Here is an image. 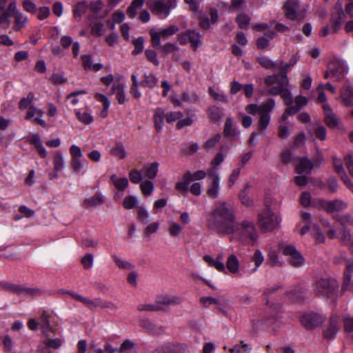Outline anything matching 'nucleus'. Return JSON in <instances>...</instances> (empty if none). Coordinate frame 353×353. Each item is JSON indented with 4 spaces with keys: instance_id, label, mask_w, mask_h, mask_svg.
<instances>
[{
    "instance_id": "nucleus-31",
    "label": "nucleus",
    "mask_w": 353,
    "mask_h": 353,
    "mask_svg": "<svg viewBox=\"0 0 353 353\" xmlns=\"http://www.w3.org/2000/svg\"><path fill=\"white\" fill-rule=\"evenodd\" d=\"M225 269L234 274L239 272L240 263L237 256L234 254H230L226 261Z\"/></svg>"
},
{
    "instance_id": "nucleus-2",
    "label": "nucleus",
    "mask_w": 353,
    "mask_h": 353,
    "mask_svg": "<svg viewBox=\"0 0 353 353\" xmlns=\"http://www.w3.org/2000/svg\"><path fill=\"white\" fill-rule=\"evenodd\" d=\"M228 235L230 241H236L243 245H253L258 240L256 228L253 222L248 220L240 223L236 221L233 232Z\"/></svg>"
},
{
    "instance_id": "nucleus-11",
    "label": "nucleus",
    "mask_w": 353,
    "mask_h": 353,
    "mask_svg": "<svg viewBox=\"0 0 353 353\" xmlns=\"http://www.w3.org/2000/svg\"><path fill=\"white\" fill-rule=\"evenodd\" d=\"M207 176H208V170L207 172L203 170H196L194 172H187L183 176V180L176 183V189L179 191L186 192L190 182L203 180Z\"/></svg>"
},
{
    "instance_id": "nucleus-13",
    "label": "nucleus",
    "mask_w": 353,
    "mask_h": 353,
    "mask_svg": "<svg viewBox=\"0 0 353 353\" xmlns=\"http://www.w3.org/2000/svg\"><path fill=\"white\" fill-rule=\"evenodd\" d=\"M177 41L181 45H185L188 43L196 50L202 43L200 33L194 30H188L177 35Z\"/></svg>"
},
{
    "instance_id": "nucleus-54",
    "label": "nucleus",
    "mask_w": 353,
    "mask_h": 353,
    "mask_svg": "<svg viewBox=\"0 0 353 353\" xmlns=\"http://www.w3.org/2000/svg\"><path fill=\"white\" fill-rule=\"evenodd\" d=\"M312 236L315 239L316 243H324L325 241V237L322 232L321 228L316 225H314L312 226Z\"/></svg>"
},
{
    "instance_id": "nucleus-28",
    "label": "nucleus",
    "mask_w": 353,
    "mask_h": 353,
    "mask_svg": "<svg viewBox=\"0 0 353 353\" xmlns=\"http://www.w3.org/2000/svg\"><path fill=\"white\" fill-rule=\"evenodd\" d=\"M298 8L299 3L297 1H287L283 6L285 17L290 20H295L297 18L296 10Z\"/></svg>"
},
{
    "instance_id": "nucleus-55",
    "label": "nucleus",
    "mask_w": 353,
    "mask_h": 353,
    "mask_svg": "<svg viewBox=\"0 0 353 353\" xmlns=\"http://www.w3.org/2000/svg\"><path fill=\"white\" fill-rule=\"evenodd\" d=\"M243 169L242 165H237L235 166V168L233 169L232 172L230 174L229 179H228V185L230 187H232L236 181L238 179L241 170Z\"/></svg>"
},
{
    "instance_id": "nucleus-34",
    "label": "nucleus",
    "mask_w": 353,
    "mask_h": 353,
    "mask_svg": "<svg viewBox=\"0 0 353 353\" xmlns=\"http://www.w3.org/2000/svg\"><path fill=\"white\" fill-rule=\"evenodd\" d=\"M12 16L14 18L15 24L14 25L13 28L16 31H19L23 27L25 26L28 18L26 15H25L23 12L18 10L16 8V11H14L12 13Z\"/></svg>"
},
{
    "instance_id": "nucleus-61",
    "label": "nucleus",
    "mask_w": 353,
    "mask_h": 353,
    "mask_svg": "<svg viewBox=\"0 0 353 353\" xmlns=\"http://www.w3.org/2000/svg\"><path fill=\"white\" fill-rule=\"evenodd\" d=\"M134 46V49L132 51L134 55L139 54L142 52L143 50L144 39L142 37H139L132 41Z\"/></svg>"
},
{
    "instance_id": "nucleus-8",
    "label": "nucleus",
    "mask_w": 353,
    "mask_h": 353,
    "mask_svg": "<svg viewBox=\"0 0 353 353\" xmlns=\"http://www.w3.org/2000/svg\"><path fill=\"white\" fill-rule=\"evenodd\" d=\"M148 5L153 14L163 19L166 18L170 10L176 7L172 0H150Z\"/></svg>"
},
{
    "instance_id": "nucleus-58",
    "label": "nucleus",
    "mask_w": 353,
    "mask_h": 353,
    "mask_svg": "<svg viewBox=\"0 0 353 353\" xmlns=\"http://www.w3.org/2000/svg\"><path fill=\"white\" fill-rule=\"evenodd\" d=\"M140 188L144 195H151L154 191V184L151 181H144L141 183Z\"/></svg>"
},
{
    "instance_id": "nucleus-63",
    "label": "nucleus",
    "mask_w": 353,
    "mask_h": 353,
    "mask_svg": "<svg viewBox=\"0 0 353 353\" xmlns=\"http://www.w3.org/2000/svg\"><path fill=\"white\" fill-rule=\"evenodd\" d=\"M129 178L132 183L138 184L141 181L143 175L141 171L133 169L129 172Z\"/></svg>"
},
{
    "instance_id": "nucleus-4",
    "label": "nucleus",
    "mask_w": 353,
    "mask_h": 353,
    "mask_svg": "<svg viewBox=\"0 0 353 353\" xmlns=\"http://www.w3.org/2000/svg\"><path fill=\"white\" fill-rule=\"evenodd\" d=\"M339 290V284L335 279L329 278L317 279L312 284L314 293L319 297L334 299Z\"/></svg>"
},
{
    "instance_id": "nucleus-7",
    "label": "nucleus",
    "mask_w": 353,
    "mask_h": 353,
    "mask_svg": "<svg viewBox=\"0 0 353 353\" xmlns=\"http://www.w3.org/2000/svg\"><path fill=\"white\" fill-rule=\"evenodd\" d=\"M64 293L70 295V297L72 298L73 299L82 303L90 310H94L97 307H106L110 308L111 310H115L117 308L113 303L105 301L100 298H97L94 300H91L85 296H83L82 295L74 292L65 291Z\"/></svg>"
},
{
    "instance_id": "nucleus-59",
    "label": "nucleus",
    "mask_w": 353,
    "mask_h": 353,
    "mask_svg": "<svg viewBox=\"0 0 353 353\" xmlns=\"http://www.w3.org/2000/svg\"><path fill=\"white\" fill-rule=\"evenodd\" d=\"M112 154L121 159H125L127 155L124 146L119 143H117L114 148L112 149Z\"/></svg>"
},
{
    "instance_id": "nucleus-27",
    "label": "nucleus",
    "mask_w": 353,
    "mask_h": 353,
    "mask_svg": "<svg viewBox=\"0 0 353 353\" xmlns=\"http://www.w3.org/2000/svg\"><path fill=\"white\" fill-rule=\"evenodd\" d=\"M187 348L184 345H165L157 348L153 353H186Z\"/></svg>"
},
{
    "instance_id": "nucleus-18",
    "label": "nucleus",
    "mask_w": 353,
    "mask_h": 353,
    "mask_svg": "<svg viewBox=\"0 0 353 353\" xmlns=\"http://www.w3.org/2000/svg\"><path fill=\"white\" fill-rule=\"evenodd\" d=\"M343 15V4L338 1L332 10L330 19L331 28L334 32H336L341 28Z\"/></svg>"
},
{
    "instance_id": "nucleus-35",
    "label": "nucleus",
    "mask_w": 353,
    "mask_h": 353,
    "mask_svg": "<svg viewBox=\"0 0 353 353\" xmlns=\"http://www.w3.org/2000/svg\"><path fill=\"white\" fill-rule=\"evenodd\" d=\"M203 259L208 266L214 268L220 272H225V265L223 262L219 261L216 258H213L210 255H204Z\"/></svg>"
},
{
    "instance_id": "nucleus-10",
    "label": "nucleus",
    "mask_w": 353,
    "mask_h": 353,
    "mask_svg": "<svg viewBox=\"0 0 353 353\" xmlns=\"http://www.w3.org/2000/svg\"><path fill=\"white\" fill-rule=\"evenodd\" d=\"M275 101L273 99H269L261 104L259 113V129L265 131L269 125L271 116L270 112L275 107Z\"/></svg>"
},
{
    "instance_id": "nucleus-47",
    "label": "nucleus",
    "mask_w": 353,
    "mask_h": 353,
    "mask_svg": "<svg viewBox=\"0 0 353 353\" xmlns=\"http://www.w3.org/2000/svg\"><path fill=\"white\" fill-rule=\"evenodd\" d=\"M221 139V134H216L213 137L209 138L207 141L204 143L203 148L207 151L214 150L216 145L219 143Z\"/></svg>"
},
{
    "instance_id": "nucleus-41",
    "label": "nucleus",
    "mask_w": 353,
    "mask_h": 353,
    "mask_svg": "<svg viewBox=\"0 0 353 353\" xmlns=\"http://www.w3.org/2000/svg\"><path fill=\"white\" fill-rule=\"evenodd\" d=\"M110 181L119 191L125 190L129 185L128 180L126 177H119L116 174H112L110 176Z\"/></svg>"
},
{
    "instance_id": "nucleus-29",
    "label": "nucleus",
    "mask_w": 353,
    "mask_h": 353,
    "mask_svg": "<svg viewBox=\"0 0 353 353\" xmlns=\"http://www.w3.org/2000/svg\"><path fill=\"white\" fill-rule=\"evenodd\" d=\"M14 11H16V3L12 1L8 4L7 9L2 11L3 13L0 14V26L1 27L7 28L9 26V19L12 16Z\"/></svg>"
},
{
    "instance_id": "nucleus-37",
    "label": "nucleus",
    "mask_w": 353,
    "mask_h": 353,
    "mask_svg": "<svg viewBox=\"0 0 353 353\" xmlns=\"http://www.w3.org/2000/svg\"><path fill=\"white\" fill-rule=\"evenodd\" d=\"M112 93L116 95V99L119 104H123L127 101L124 85L121 83H115L112 87Z\"/></svg>"
},
{
    "instance_id": "nucleus-43",
    "label": "nucleus",
    "mask_w": 353,
    "mask_h": 353,
    "mask_svg": "<svg viewBox=\"0 0 353 353\" xmlns=\"http://www.w3.org/2000/svg\"><path fill=\"white\" fill-rule=\"evenodd\" d=\"M145 0H133L130 6L127 9L128 16L133 19L137 14V10L141 8Z\"/></svg>"
},
{
    "instance_id": "nucleus-21",
    "label": "nucleus",
    "mask_w": 353,
    "mask_h": 353,
    "mask_svg": "<svg viewBox=\"0 0 353 353\" xmlns=\"http://www.w3.org/2000/svg\"><path fill=\"white\" fill-rule=\"evenodd\" d=\"M340 328V320L337 316H332L329 321V325L323 330V336L327 340L333 339L336 337Z\"/></svg>"
},
{
    "instance_id": "nucleus-44",
    "label": "nucleus",
    "mask_w": 353,
    "mask_h": 353,
    "mask_svg": "<svg viewBox=\"0 0 353 353\" xmlns=\"http://www.w3.org/2000/svg\"><path fill=\"white\" fill-rule=\"evenodd\" d=\"M342 243L353 252V233L347 228H343L341 236Z\"/></svg>"
},
{
    "instance_id": "nucleus-19",
    "label": "nucleus",
    "mask_w": 353,
    "mask_h": 353,
    "mask_svg": "<svg viewBox=\"0 0 353 353\" xmlns=\"http://www.w3.org/2000/svg\"><path fill=\"white\" fill-rule=\"evenodd\" d=\"M43 114L44 112L41 109L35 106H30L26 114L25 119L32 123L39 124L41 126L46 128V123L42 119Z\"/></svg>"
},
{
    "instance_id": "nucleus-26",
    "label": "nucleus",
    "mask_w": 353,
    "mask_h": 353,
    "mask_svg": "<svg viewBox=\"0 0 353 353\" xmlns=\"http://www.w3.org/2000/svg\"><path fill=\"white\" fill-rule=\"evenodd\" d=\"M183 226L172 219H168L166 225V230L172 238H179L183 232Z\"/></svg>"
},
{
    "instance_id": "nucleus-15",
    "label": "nucleus",
    "mask_w": 353,
    "mask_h": 353,
    "mask_svg": "<svg viewBox=\"0 0 353 353\" xmlns=\"http://www.w3.org/2000/svg\"><path fill=\"white\" fill-rule=\"evenodd\" d=\"M209 187L207 194L209 197L216 199L219 195L221 178L219 174L216 172L215 168L208 170Z\"/></svg>"
},
{
    "instance_id": "nucleus-24",
    "label": "nucleus",
    "mask_w": 353,
    "mask_h": 353,
    "mask_svg": "<svg viewBox=\"0 0 353 353\" xmlns=\"http://www.w3.org/2000/svg\"><path fill=\"white\" fill-rule=\"evenodd\" d=\"M104 202V196L101 192H97L93 196L84 199L83 207L85 208H94L103 205Z\"/></svg>"
},
{
    "instance_id": "nucleus-16",
    "label": "nucleus",
    "mask_w": 353,
    "mask_h": 353,
    "mask_svg": "<svg viewBox=\"0 0 353 353\" xmlns=\"http://www.w3.org/2000/svg\"><path fill=\"white\" fill-rule=\"evenodd\" d=\"M4 288L8 291L20 296H31L41 294L39 289L28 288L21 285L6 283Z\"/></svg>"
},
{
    "instance_id": "nucleus-49",
    "label": "nucleus",
    "mask_w": 353,
    "mask_h": 353,
    "mask_svg": "<svg viewBox=\"0 0 353 353\" xmlns=\"http://www.w3.org/2000/svg\"><path fill=\"white\" fill-rule=\"evenodd\" d=\"M87 163V160L83 158V157L77 159H71L70 161L72 169L74 172H80Z\"/></svg>"
},
{
    "instance_id": "nucleus-14",
    "label": "nucleus",
    "mask_w": 353,
    "mask_h": 353,
    "mask_svg": "<svg viewBox=\"0 0 353 353\" xmlns=\"http://www.w3.org/2000/svg\"><path fill=\"white\" fill-rule=\"evenodd\" d=\"M281 252L287 256H289V262L294 267H301L303 265L305 259L301 254L292 245H285L279 248Z\"/></svg>"
},
{
    "instance_id": "nucleus-48",
    "label": "nucleus",
    "mask_w": 353,
    "mask_h": 353,
    "mask_svg": "<svg viewBox=\"0 0 353 353\" xmlns=\"http://www.w3.org/2000/svg\"><path fill=\"white\" fill-rule=\"evenodd\" d=\"M251 260L254 263V268L252 270V272H254L258 270L264 261V256L261 250H256L251 257Z\"/></svg>"
},
{
    "instance_id": "nucleus-64",
    "label": "nucleus",
    "mask_w": 353,
    "mask_h": 353,
    "mask_svg": "<svg viewBox=\"0 0 353 353\" xmlns=\"http://www.w3.org/2000/svg\"><path fill=\"white\" fill-rule=\"evenodd\" d=\"M43 343L49 347L58 349L61 346L62 341L59 338L50 339L46 337V339L43 341Z\"/></svg>"
},
{
    "instance_id": "nucleus-51",
    "label": "nucleus",
    "mask_w": 353,
    "mask_h": 353,
    "mask_svg": "<svg viewBox=\"0 0 353 353\" xmlns=\"http://www.w3.org/2000/svg\"><path fill=\"white\" fill-rule=\"evenodd\" d=\"M76 117L83 123L88 125L93 121V117L90 112H81L79 110L75 112Z\"/></svg>"
},
{
    "instance_id": "nucleus-25",
    "label": "nucleus",
    "mask_w": 353,
    "mask_h": 353,
    "mask_svg": "<svg viewBox=\"0 0 353 353\" xmlns=\"http://www.w3.org/2000/svg\"><path fill=\"white\" fill-rule=\"evenodd\" d=\"M323 109L326 124L331 128H336L339 124L338 118L333 112L330 106L327 104H323Z\"/></svg>"
},
{
    "instance_id": "nucleus-40",
    "label": "nucleus",
    "mask_w": 353,
    "mask_h": 353,
    "mask_svg": "<svg viewBox=\"0 0 353 353\" xmlns=\"http://www.w3.org/2000/svg\"><path fill=\"white\" fill-rule=\"evenodd\" d=\"M54 170L57 172H60L65 169V162L63 155L60 151H56L53 157Z\"/></svg>"
},
{
    "instance_id": "nucleus-57",
    "label": "nucleus",
    "mask_w": 353,
    "mask_h": 353,
    "mask_svg": "<svg viewBox=\"0 0 353 353\" xmlns=\"http://www.w3.org/2000/svg\"><path fill=\"white\" fill-rule=\"evenodd\" d=\"M250 186L247 184L244 188L240 193H239V199L242 203L245 206H251L253 204L252 200L249 197L248 193H247V189L249 188Z\"/></svg>"
},
{
    "instance_id": "nucleus-12",
    "label": "nucleus",
    "mask_w": 353,
    "mask_h": 353,
    "mask_svg": "<svg viewBox=\"0 0 353 353\" xmlns=\"http://www.w3.org/2000/svg\"><path fill=\"white\" fill-rule=\"evenodd\" d=\"M179 31V28L176 26L172 25L169 27L160 30L159 31L155 29H151L150 30V36L151 39V43L154 48H160L161 39H167L169 37Z\"/></svg>"
},
{
    "instance_id": "nucleus-30",
    "label": "nucleus",
    "mask_w": 353,
    "mask_h": 353,
    "mask_svg": "<svg viewBox=\"0 0 353 353\" xmlns=\"http://www.w3.org/2000/svg\"><path fill=\"white\" fill-rule=\"evenodd\" d=\"M224 134L225 137L230 138L232 141L238 139L240 137V132L237 131L233 128L232 119L228 117L225 123Z\"/></svg>"
},
{
    "instance_id": "nucleus-3",
    "label": "nucleus",
    "mask_w": 353,
    "mask_h": 353,
    "mask_svg": "<svg viewBox=\"0 0 353 353\" xmlns=\"http://www.w3.org/2000/svg\"><path fill=\"white\" fill-rule=\"evenodd\" d=\"M268 93L270 95H280L285 104L288 107L292 104L293 98L290 91L287 88L289 83L288 77L284 74L279 78L276 75L267 76L264 79Z\"/></svg>"
},
{
    "instance_id": "nucleus-9",
    "label": "nucleus",
    "mask_w": 353,
    "mask_h": 353,
    "mask_svg": "<svg viewBox=\"0 0 353 353\" xmlns=\"http://www.w3.org/2000/svg\"><path fill=\"white\" fill-rule=\"evenodd\" d=\"M182 113L180 112H165L162 108L156 110L154 114V126L157 131L162 129L164 119L168 123H172L182 117Z\"/></svg>"
},
{
    "instance_id": "nucleus-5",
    "label": "nucleus",
    "mask_w": 353,
    "mask_h": 353,
    "mask_svg": "<svg viewBox=\"0 0 353 353\" xmlns=\"http://www.w3.org/2000/svg\"><path fill=\"white\" fill-rule=\"evenodd\" d=\"M281 221V217L268 207L259 214L258 224L263 232H267L276 228Z\"/></svg>"
},
{
    "instance_id": "nucleus-62",
    "label": "nucleus",
    "mask_w": 353,
    "mask_h": 353,
    "mask_svg": "<svg viewBox=\"0 0 353 353\" xmlns=\"http://www.w3.org/2000/svg\"><path fill=\"white\" fill-rule=\"evenodd\" d=\"M113 23L110 26L111 29L114 28V23H120L125 19V14L121 10L114 11L112 16Z\"/></svg>"
},
{
    "instance_id": "nucleus-50",
    "label": "nucleus",
    "mask_w": 353,
    "mask_h": 353,
    "mask_svg": "<svg viewBox=\"0 0 353 353\" xmlns=\"http://www.w3.org/2000/svg\"><path fill=\"white\" fill-rule=\"evenodd\" d=\"M88 9V5L85 2L78 3L73 10L74 17L77 21H79L81 16Z\"/></svg>"
},
{
    "instance_id": "nucleus-52",
    "label": "nucleus",
    "mask_w": 353,
    "mask_h": 353,
    "mask_svg": "<svg viewBox=\"0 0 353 353\" xmlns=\"http://www.w3.org/2000/svg\"><path fill=\"white\" fill-rule=\"evenodd\" d=\"M158 82L157 78H156L152 74H145L144 79L141 81V85L143 87L153 88Z\"/></svg>"
},
{
    "instance_id": "nucleus-53",
    "label": "nucleus",
    "mask_w": 353,
    "mask_h": 353,
    "mask_svg": "<svg viewBox=\"0 0 353 353\" xmlns=\"http://www.w3.org/2000/svg\"><path fill=\"white\" fill-rule=\"evenodd\" d=\"M34 99V94L32 92L28 93L26 97H23L20 100L19 103V108L20 110H25L28 108H30V106H33L32 103Z\"/></svg>"
},
{
    "instance_id": "nucleus-22",
    "label": "nucleus",
    "mask_w": 353,
    "mask_h": 353,
    "mask_svg": "<svg viewBox=\"0 0 353 353\" xmlns=\"http://www.w3.org/2000/svg\"><path fill=\"white\" fill-rule=\"evenodd\" d=\"M210 19L206 15H201L199 17V26L203 29L208 30L210 28V27L217 21L219 15L216 9L210 8Z\"/></svg>"
},
{
    "instance_id": "nucleus-1",
    "label": "nucleus",
    "mask_w": 353,
    "mask_h": 353,
    "mask_svg": "<svg viewBox=\"0 0 353 353\" xmlns=\"http://www.w3.org/2000/svg\"><path fill=\"white\" fill-rule=\"evenodd\" d=\"M236 221L232 206L225 201L217 203L208 219L210 229L222 235H227L233 232Z\"/></svg>"
},
{
    "instance_id": "nucleus-36",
    "label": "nucleus",
    "mask_w": 353,
    "mask_h": 353,
    "mask_svg": "<svg viewBox=\"0 0 353 353\" xmlns=\"http://www.w3.org/2000/svg\"><path fill=\"white\" fill-rule=\"evenodd\" d=\"M341 95L345 106H353V91L349 84H347L345 88L341 89Z\"/></svg>"
},
{
    "instance_id": "nucleus-17",
    "label": "nucleus",
    "mask_w": 353,
    "mask_h": 353,
    "mask_svg": "<svg viewBox=\"0 0 353 353\" xmlns=\"http://www.w3.org/2000/svg\"><path fill=\"white\" fill-rule=\"evenodd\" d=\"M183 302V299L175 295L162 294L156 298V303L159 310L167 309L170 305H179Z\"/></svg>"
},
{
    "instance_id": "nucleus-32",
    "label": "nucleus",
    "mask_w": 353,
    "mask_h": 353,
    "mask_svg": "<svg viewBox=\"0 0 353 353\" xmlns=\"http://www.w3.org/2000/svg\"><path fill=\"white\" fill-rule=\"evenodd\" d=\"M313 163L307 158H302L296 167V171L299 174H309L313 169Z\"/></svg>"
},
{
    "instance_id": "nucleus-6",
    "label": "nucleus",
    "mask_w": 353,
    "mask_h": 353,
    "mask_svg": "<svg viewBox=\"0 0 353 353\" xmlns=\"http://www.w3.org/2000/svg\"><path fill=\"white\" fill-rule=\"evenodd\" d=\"M347 63L342 60L334 59L327 65V70L325 72V79H334L341 81L344 79L348 72Z\"/></svg>"
},
{
    "instance_id": "nucleus-23",
    "label": "nucleus",
    "mask_w": 353,
    "mask_h": 353,
    "mask_svg": "<svg viewBox=\"0 0 353 353\" xmlns=\"http://www.w3.org/2000/svg\"><path fill=\"white\" fill-rule=\"evenodd\" d=\"M312 224V216L311 214L305 211H301V219L299 223L297 224L298 228H301L300 229V234L301 236L305 235L310 229Z\"/></svg>"
},
{
    "instance_id": "nucleus-42",
    "label": "nucleus",
    "mask_w": 353,
    "mask_h": 353,
    "mask_svg": "<svg viewBox=\"0 0 353 353\" xmlns=\"http://www.w3.org/2000/svg\"><path fill=\"white\" fill-rule=\"evenodd\" d=\"M347 271L344 273V281L342 285V291L345 292L347 290L350 281L352 280L351 272H353V261L348 260L346 262Z\"/></svg>"
},
{
    "instance_id": "nucleus-20",
    "label": "nucleus",
    "mask_w": 353,
    "mask_h": 353,
    "mask_svg": "<svg viewBox=\"0 0 353 353\" xmlns=\"http://www.w3.org/2000/svg\"><path fill=\"white\" fill-rule=\"evenodd\" d=\"M300 321L306 329H313L323 323V319L317 314L307 313L300 317Z\"/></svg>"
},
{
    "instance_id": "nucleus-60",
    "label": "nucleus",
    "mask_w": 353,
    "mask_h": 353,
    "mask_svg": "<svg viewBox=\"0 0 353 353\" xmlns=\"http://www.w3.org/2000/svg\"><path fill=\"white\" fill-rule=\"evenodd\" d=\"M134 347V343L129 339H125L118 349V353H128L133 351Z\"/></svg>"
},
{
    "instance_id": "nucleus-33",
    "label": "nucleus",
    "mask_w": 353,
    "mask_h": 353,
    "mask_svg": "<svg viewBox=\"0 0 353 353\" xmlns=\"http://www.w3.org/2000/svg\"><path fill=\"white\" fill-rule=\"evenodd\" d=\"M159 166V164L157 162L145 165L142 170L143 176L149 179H154L158 173Z\"/></svg>"
},
{
    "instance_id": "nucleus-45",
    "label": "nucleus",
    "mask_w": 353,
    "mask_h": 353,
    "mask_svg": "<svg viewBox=\"0 0 353 353\" xmlns=\"http://www.w3.org/2000/svg\"><path fill=\"white\" fill-rule=\"evenodd\" d=\"M334 163L336 172L340 176L341 180L343 181L345 185H347L350 182H351V180L348 178L347 175L346 174L345 170L343 167V165L340 163L339 160H336L335 159H334Z\"/></svg>"
},
{
    "instance_id": "nucleus-56",
    "label": "nucleus",
    "mask_w": 353,
    "mask_h": 353,
    "mask_svg": "<svg viewBox=\"0 0 353 353\" xmlns=\"http://www.w3.org/2000/svg\"><path fill=\"white\" fill-rule=\"evenodd\" d=\"M251 347L241 341V345H236L230 349L231 353H250Z\"/></svg>"
},
{
    "instance_id": "nucleus-46",
    "label": "nucleus",
    "mask_w": 353,
    "mask_h": 353,
    "mask_svg": "<svg viewBox=\"0 0 353 353\" xmlns=\"http://www.w3.org/2000/svg\"><path fill=\"white\" fill-rule=\"evenodd\" d=\"M90 33L94 37H101L105 33V27L102 22L95 21L90 25Z\"/></svg>"
},
{
    "instance_id": "nucleus-38",
    "label": "nucleus",
    "mask_w": 353,
    "mask_h": 353,
    "mask_svg": "<svg viewBox=\"0 0 353 353\" xmlns=\"http://www.w3.org/2000/svg\"><path fill=\"white\" fill-rule=\"evenodd\" d=\"M82 64L85 70L99 71L103 68L101 63L93 64L92 62V57L89 54H84L81 56Z\"/></svg>"
},
{
    "instance_id": "nucleus-39",
    "label": "nucleus",
    "mask_w": 353,
    "mask_h": 353,
    "mask_svg": "<svg viewBox=\"0 0 353 353\" xmlns=\"http://www.w3.org/2000/svg\"><path fill=\"white\" fill-rule=\"evenodd\" d=\"M347 208V203L341 199H334L329 201L328 213L339 212L345 210Z\"/></svg>"
}]
</instances>
